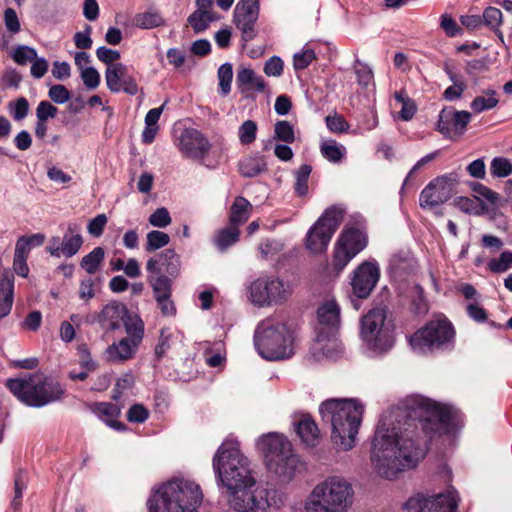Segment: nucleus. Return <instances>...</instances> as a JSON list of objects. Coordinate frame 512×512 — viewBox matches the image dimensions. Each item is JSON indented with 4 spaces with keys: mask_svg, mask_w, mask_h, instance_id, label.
Returning <instances> with one entry per match:
<instances>
[{
    "mask_svg": "<svg viewBox=\"0 0 512 512\" xmlns=\"http://www.w3.org/2000/svg\"><path fill=\"white\" fill-rule=\"evenodd\" d=\"M208 139L194 128H186L179 137L178 148L181 153L191 159L202 160L210 150Z\"/></svg>",
    "mask_w": 512,
    "mask_h": 512,
    "instance_id": "6ab92c4d",
    "label": "nucleus"
},
{
    "mask_svg": "<svg viewBox=\"0 0 512 512\" xmlns=\"http://www.w3.org/2000/svg\"><path fill=\"white\" fill-rule=\"evenodd\" d=\"M48 95L49 98L57 104L66 103L70 99V92L61 84L51 86Z\"/></svg>",
    "mask_w": 512,
    "mask_h": 512,
    "instance_id": "0e129e2a",
    "label": "nucleus"
},
{
    "mask_svg": "<svg viewBox=\"0 0 512 512\" xmlns=\"http://www.w3.org/2000/svg\"><path fill=\"white\" fill-rule=\"evenodd\" d=\"M315 52L312 49H304L295 53L293 57V66L296 70H303L315 59Z\"/></svg>",
    "mask_w": 512,
    "mask_h": 512,
    "instance_id": "13d9d810",
    "label": "nucleus"
},
{
    "mask_svg": "<svg viewBox=\"0 0 512 512\" xmlns=\"http://www.w3.org/2000/svg\"><path fill=\"white\" fill-rule=\"evenodd\" d=\"M236 84L242 93L248 91L263 92L265 81L250 68H241L236 75Z\"/></svg>",
    "mask_w": 512,
    "mask_h": 512,
    "instance_id": "cd10ccee",
    "label": "nucleus"
},
{
    "mask_svg": "<svg viewBox=\"0 0 512 512\" xmlns=\"http://www.w3.org/2000/svg\"><path fill=\"white\" fill-rule=\"evenodd\" d=\"M257 124L253 120L244 121L239 127L238 137L243 145L251 144L256 139Z\"/></svg>",
    "mask_w": 512,
    "mask_h": 512,
    "instance_id": "603ef678",
    "label": "nucleus"
},
{
    "mask_svg": "<svg viewBox=\"0 0 512 512\" xmlns=\"http://www.w3.org/2000/svg\"><path fill=\"white\" fill-rule=\"evenodd\" d=\"M405 417L418 420L428 434H448L454 430L456 410L423 396H413L406 402Z\"/></svg>",
    "mask_w": 512,
    "mask_h": 512,
    "instance_id": "423d86ee",
    "label": "nucleus"
},
{
    "mask_svg": "<svg viewBox=\"0 0 512 512\" xmlns=\"http://www.w3.org/2000/svg\"><path fill=\"white\" fill-rule=\"evenodd\" d=\"M343 217L344 210L340 207L332 206L326 209L307 233V248L313 253L325 251Z\"/></svg>",
    "mask_w": 512,
    "mask_h": 512,
    "instance_id": "ddd939ff",
    "label": "nucleus"
},
{
    "mask_svg": "<svg viewBox=\"0 0 512 512\" xmlns=\"http://www.w3.org/2000/svg\"><path fill=\"white\" fill-rule=\"evenodd\" d=\"M498 104L496 92L492 89H488L484 92V95L474 98L471 102V108L476 113H481L485 110L492 109Z\"/></svg>",
    "mask_w": 512,
    "mask_h": 512,
    "instance_id": "a19ab883",
    "label": "nucleus"
},
{
    "mask_svg": "<svg viewBox=\"0 0 512 512\" xmlns=\"http://www.w3.org/2000/svg\"><path fill=\"white\" fill-rule=\"evenodd\" d=\"M83 244L81 228L76 223H70L67 226L62 241L59 237H52L46 247L47 252L54 257H72L78 253Z\"/></svg>",
    "mask_w": 512,
    "mask_h": 512,
    "instance_id": "a211bd4d",
    "label": "nucleus"
},
{
    "mask_svg": "<svg viewBox=\"0 0 512 512\" xmlns=\"http://www.w3.org/2000/svg\"><path fill=\"white\" fill-rule=\"evenodd\" d=\"M172 339V332L168 328H163L160 332L158 343L155 347V354L158 358L163 357L170 349V341Z\"/></svg>",
    "mask_w": 512,
    "mask_h": 512,
    "instance_id": "680f3d73",
    "label": "nucleus"
},
{
    "mask_svg": "<svg viewBox=\"0 0 512 512\" xmlns=\"http://www.w3.org/2000/svg\"><path fill=\"white\" fill-rule=\"evenodd\" d=\"M471 120V114L467 111H457L452 107L444 108L439 114L437 124L438 131L448 138L460 136Z\"/></svg>",
    "mask_w": 512,
    "mask_h": 512,
    "instance_id": "412c9836",
    "label": "nucleus"
},
{
    "mask_svg": "<svg viewBox=\"0 0 512 512\" xmlns=\"http://www.w3.org/2000/svg\"><path fill=\"white\" fill-rule=\"evenodd\" d=\"M220 94L226 96L231 91V83L233 79V69L230 63L222 64L217 72Z\"/></svg>",
    "mask_w": 512,
    "mask_h": 512,
    "instance_id": "a18cd8bd",
    "label": "nucleus"
},
{
    "mask_svg": "<svg viewBox=\"0 0 512 512\" xmlns=\"http://www.w3.org/2000/svg\"><path fill=\"white\" fill-rule=\"evenodd\" d=\"M259 17V0H240L234 10V23L241 31L244 42L253 40L257 34L256 23Z\"/></svg>",
    "mask_w": 512,
    "mask_h": 512,
    "instance_id": "f3484780",
    "label": "nucleus"
},
{
    "mask_svg": "<svg viewBox=\"0 0 512 512\" xmlns=\"http://www.w3.org/2000/svg\"><path fill=\"white\" fill-rule=\"evenodd\" d=\"M490 173L496 178H505L512 174V163L505 157H495L490 163Z\"/></svg>",
    "mask_w": 512,
    "mask_h": 512,
    "instance_id": "49530a36",
    "label": "nucleus"
},
{
    "mask_svg": "<svg viewBox=\"0 0 512 512\" xmlns=\"http://www.w3.org/2000/svg\"><path fill=\"white\" fill-rule=\"evenodd\" d=\"M26 487V473L20 470L15 475L14 479V497L11 503L14 510H17L20 507L23 491L26 489Z\"/></svg>",
    "mask_w": 512,
    "mask_h": 512,
    "instance_id": "864d4df0",
    "label": "nucleus"
},
{
    "mask_svg": "<svg viewBox=\"0 0 512 512\" xmlns=\"http://www.w3.org/2000/svg\"><path fill=\"white\" fill-rule=\"evenodd\" d=\"M9 113L15 121H22L29 113V102L25 97H20L8 105Z\"/></svg>",
    "mask_w": 512,
    "mask_h": 512,
    "instance_id": "3c124183",
    "label": "nucleus"
},
{
    "mask_svg": "<svg viewBox=\"0 0 512 512\" xmlns=\"http://www.w3.org/2000/svg\"><path fill=\"white\" fill-rule=\"evenodd\" d=\"M324 422L331 425V440L340 451L356 445V435L362 422L364 406L356 399H328L319 407Z\"/></svg>",
    "mask_w": 512,
    "mask_h": 512,
    "instance_id": "7ed1b4c3",
    "label": "nucleus"
},
{
    "mask_svg": "<svg viewBox=\"0 0 512 512\" xmlns=\"http://www.w3.org/2000/svg\"><path fill=\"white\" fill-rule=\"evenodd\" d=\"M4 25L9 32V36L2 34L0 37V48L5 49L10 45L11 37L21 30L20 21L16 11L13 8H6L4 10Z\"/></svg>",
    "mask_w": 512,
    "mask_h": 512,
    "instance_id": "473e14b6",
    "label": "nucleus"
},
{
    "mask_svg": "<svg viewBox=\"0 0 512 512\" xmlns=\"http://www.w3.org/2000/svg\"><path fill=\"white\" fill-rule=\"evenodd\" d=\"M312 167L308 164H303L295 172V192L298 196L302 197L308 193V179L311 174Z\"/></svg>",
    "mask_w": 512,
    "mask_h": 512,
    "instance_id": "c03bdc74",
    "label": "nucleus"
},
{
    "mask_svg": "<svg viewBox=\"0 0 512 512\" xmlns=\"http://www.w3.org/2000/svg\"><path fill=\"white\" fill-rule=\"evenodd\" d=\"M284 63L281 58L272 56L264 66V72L268 76L279 77L283 73Z\"/></svg>",
    "mask_w": 512,
    "mask_h": 512,
    "instance_id": "774afa93",
    "label": "nucleus"
},
{
    "mask_svg": "<svg viewBox=\"0 0 512 512\" xmlns=\"http://www.w3.org/2000/svg\"><path fill=\"white\" fill-rule=\"evenodd\" d=\"M252 210L253 206L246 198L237 196L230 208L229 223L239 228L249 219Z\"/></svg>",
    "mask_w": 512,
    "mask_h": 512,
    "instance_id": "c756f323",
    "label": "nucleus"
},
{
    "mask_svg": "<svg viewBox=\"0 0 512 512\" xmlns=\"http://www.w3.org/2000/svg\"><path fill=\"white\" fill-rule=\"evenodd\" d=\"M354 71L357 76V81L360 85L367 87L373 83V72L368 65L362 63L359 60H356L354 64Z\"/></svg>",
    "mask_w": 512,
    "mask_h": 512,
    "instance_id": "5fc2aeb1",
    "label": "nucleus"
},
{
    "mask_svg": "<svg viewBox=\"0 0 512 512\" xmlns=\"http://www.w3.org/2000/svg\"><path fill=\"white\" fill-rule=\"evenodd\" d=\"M58 108L47 100L40 101L36 108V119L48 121L56 117Z\"/></svg>",
    "mask_w": 512,
    "mask_h": 512,
    "instance_id": "4d7b16f0",
    "label": "nucleus"
},
{
    "mask_svg": "<svg viewBox=\"0 0 512 512\" xmlns=\"http://www.w3.org/2000/svg\"><path fill=\"white\" fill-rule=\"evenodd\" d=\"M239 236V228L230 224L217 232L214 243L219 251L224 252L239 240Z\"/></svg>",
    "mask_w": 512,
    "mask_h": 512,
    "instance_id": "f704fd0d",
    "label": "nucleus"
},
{
    "mask_svg": "<svg viewBox=\"0 0 512 512\" xmlns=\"http://www.w3.org/2000/svg\"><path fill=\"white\" fill-rule=\"evenodd\" d=\"M105 81L107 88L112 93L122 90L128 95H135L138 92L136 80L128 74L127 67L122 63L118 62L106 68Z\"/></svg>",
    "mask_w": 512,
    "mask_h": 512,
    "instance_id": "4be33fe9",
    "label": "nucleus"
},
{
    "mask_svg": "<svg viewBox=\"0 0 512 512\" xmlns=\"http://www.w3.org/2000/svg\"><path fill=\"white\" fill-rule=\"evenodd\" d=\"M459 497L456 491L436 495L415 494L402 505L404 512H456Z\"/></svg>",
    "mask_w": 512,
    "mask_h": 512,
    "instance_id": "2eb2a0df",
    "label": "nucleus"
},
{
    "mask_svg": "<svg viewBox=\"0 0 512 512\" xmlns=\"http://www.w3.org/2000/svg\"><path fill=\"white\" fill-rule=\"evenodd\" d=\"M146 270L149 273L147 281L152 288L153 298L172 296V283L174 279L162 273L159 268V261L156 258L148 259Z\"/></svg>",
    "mask_w": 512,
    "mask_h": 512,
    "instance_id": "b1692460",
    "label": "nucleus"
},
{
    "mask_svg": "<svg viewBox=\"0 0 512 512\" xmlns=\"http://www.w3.org/2000/svg\"><path fill=\"white\" fill-rule=\"evenodd\" d=\"M401 414L400 409L385 415L379 422L371 451V462L378 474L387 479L397 473L412 468L424 458L425 447L411 432L394 425Z\"/></svg>",
    "mask_w": 512,
    "mask_h": 512,
    "instance_id": "f03ea898",
    "label": "nucleus"
},
{
    "mask_svg": "<svg viewBox=\"0 0 512 512\" xmlns=\"http://www.w3.org/2000/svg\"><path fill=\"white\" fill-rule=\"evenodd\" d=\"M274 138L285 143H293L295 141L293 126L285 120L277 121L274 125Z\"/></svg>",
    "mask_w": 512,
    "mask_h": 512,
    "instance_id": "de8ad7c7",
    "label": "nucleus"
},
{
    "mask_svg": "<svg viewBox=\"0 0 512 512\" xmlns=\"http://www.w3.org/2000/svg\"><path fill=\"white\" fill-rule=\"evenodd\" d=\"M249 292L254 304L265 307L286 301L291 289L277 277H261L251 283Z\"/></svg>",
    "mask_w": 512,
    "mask_h": 512,
    "instance_id": "4468645a",
    "label": "nucleus"
},
{
    "mask_svg": "<svg viewBox=\"0 0 512 512\" xmlns=\"http://www.w3.org/2000/svg\"><path fill=\"white\" fill-rule=\"evenodd\" d=\"M454 335L452 324L441 317L429 321L424 327L418 329L409 337V343L415 352L426 354L451 343Z\"/></svg>",
    "mask_w": 512,
    "mask_h": 512,
    "instance_id": "f8f14e48",
    "label": "nucleus"
},
{
    "mask_svg": "<svg viewBox=\"0 0 512 512\" xmlns=\"http://www.w3.org/2000/svg\"><path fill=\"white\" fill-rule=\"evenodd\" d=\"M482 19L483 25L492 30L501 42H504V36L500 29L503 23L502 11L496 7L489 6L483 11Z\"/></svg>",
    "mask_w": 512,
    "mask_h": 512,
    "instance_id": "c9c22d12",
    "label": "nucleus"
},
{
    "mask_svg": "<svg viewBox=\"0 0 512 512\" xmlns=\"http://www.w3.org/2000/svg\"><path fill=\"white\" fill-rule=\"evenodd\" d=\"M295 431L301 440L309 446H315L320 432L315 421L309 415H302L298 422H294Z\"/></svg>",
    "mask_w": 512,
    "mask_h": 512,
    "instance_id": "c85d7f7f",
    "label": "nucleus"
},
{
    "mask_svg": "<svg viewBox=\"0 0 512 512\" xmlns=\"http://www.w3.org/2000/svg\"><path fill=\"white\" fill-rule=\"evenodd\" d=\"M320 152L322 156L330 162L337 163L344 156L345 148L338 144L335 140H323L320 144Z\"/></svg>",
    "mask_w": 512,
    "mask_h": 512,
    "instance_id": "ea45409f",
    "label": "nucleus"
},
{
    "mask_svg": "<svg viewBox=\"0 0 512 512\" xmlns=\"http://www.w3.org/2000/svg\"><path fill=\"white\" fill-rule=\"evenodd\" d=\"M212 466L234 511L265 512L283 505L282 495L276 490L256 487L251 462L236 443H223L213 456Z\"/></svg>",
    "mask_w": 512,
    "mask_h": 512,
    "instance_id": "f257e3e1",
    "label": "nucleus"
},
{
    "mask_svg": "<svg viewBox=\"0 0 512 512\" xmlns=\"http://www.w3.org/2000/svg\"><path fill=\"white\" fill-rule=\"evenodd\" d=\"M159 268L162 273L172 279H176L180 274V257L173 249L162 251L157 257Z\"/></svg>",
    "mask_w": 512,
    "mask_h": 512,
    "instance_id": "7c9ffc66",
    "label": "nucleus"
},
{
    "mask_svg": "<svg viewBox=\"0 0 512 512\" xmlns=\"http://www.w3.org/2000/svg\"><path fill=\"white\" fill-rule=\"evenodd\" d=\"M257 448L264 454L267 468L283 480H290L299 463L290 441L281 434L268 433L257 440Z\"/></svg>",
    "mask_w": 512,
    "mask_h": 512,
    "instance_id": "6e6552de",
    "label": "nucleus"
},
{
    "mask_svg": "<svg viewBox=\"0 0 512 512\" xmlns=\"http://www.w3.org/2000/svg\"><path fill=\"white\" fill-rule=\"evenodd\" d=\"M123 324L128 335V340L139 346L144 335L143 321L136 315H127Z\"/></svg>",
    "mask_w": 512,
    "mask_h": 512,
    "instance_id": "4c0bfd02",
    "label": "nucleus"
},
{
    "mask_svg": "<svg viewBox=\"0 0 512 512\" xmlns=\"http://www.w3.org/2000/svg\"><path fill=\"white\" fill-rule=\"evenodd\" d=\"M37 56V51L33 47L26 45L17 46L11 54L13 61L19 65H26L28 62H32Z\"/></svg>",
    "mask_w": 512,
    "mask_h": 512,
    "instance_id": "8fccbe9b",
    "label": "nucleus"
},
{
    "mask_svg": "<svg viewBox=\"0 0 512 512\" xmlns=\"http://www.w3.org/2000/svg\"><path fill=\"white\" fill-rule=\"evenodd\" d=\"M169 242L170 237L167 233L159 230H152L148 232L146 235L145 250L147 252H153L155 250L165 247L166 245L169 244Z\"/></svg>",
    "mask_w": 512,
    "mask_h": 512,
    "instance_id": "37998d69",
    "label": "nucleus"
},
{
    "mask_svg": "<svg viewBox=\"0 0 512 512\" xmlns=\"http://www.w3.org/2000/svg\"><path fill=\"white\" fill-rule=\"evenodd\" d=\"M380 271L376 263L363 262L353 273L351 286L353 293L358 298H366L370 295L379 280Z\"/></svg>",
    "mask_w": 512,
    "mask_h": 512,
    "instance_id": "aec40b11",
    "label": "nucleus"
},
{
    "mask_svg": "<svg viewBox=\"0 0 512 512\" xmlns=\"http://www.w3.org/2000/svg\"><path fill=\"white\" fill-rule=\"evenodd\" d=\"M488 268L494 273H503L512 268V251H504L498 258L491 259Z\"/></svg>",
    "mask_w": 512,
    "mask_h": 512,
    "instance_id": "09e8293b",
    "label": "nucleus"
},
{
    "mask_svg": "<svg viewBox=\"0 0 512 512\" xmlns=\"http://www.w3.org/2000/svg\"><path fill=\"white\" fill-rule=\"evenodd\" d=\"M319 326L316 345L326 357L334 358L340 351L336 332L340 326V307L334 300L323 303L317 310Z\"/></svg>",
    "mask_w": 512,
    "mask_h": 512,
    "instance_id": "9b49d317",
    "label": "nucleus"
},
{
    "mask_svg": "<svg viewBox=\"0 0 512 512\" xmlns=\"http://www.w3.org/2000/svg\"><path fill=\"white\" fill-rule=\"evenodd\" d=\"M328 129L333 133H343L349 128L348 122L341 115H328L325 118Z\"/></svg>",
    "mask_w": 512,
    "mask_h": 512,
    "instance_id": "bf43d9fd",
    "label": "nucleus"
},
{
    "mask_svg": "<svg viewBox=\"0 0 512 512\" xmlns=\"http://www.w3.org/2000/svg\"><path fill=\"white\" fill-rule=\"evenodd\" d=\"M266 170V163L261 157L249 156L239 163V172L244 177H255Z\"/></svg>",
    "mask_w": 512,
    "mask_h": 512,
    "instance_id": "e433bc0d",
    "label": "nucleus"
},
{
    "mask_svg": "<svg viewBox=\"0 0 512 512\" xmlns=\"http://www.w3.org/2000/svg\"><path fill=\"white\" fill-rule=\"evenodd\" d=\"M96 56L101 62L108 66L116 64L115 62L120 59V53L117 50H113L105 46L97 48Z\"/></svg>",
    "mask_w": 512,
    "mask_h": 512,
    "instance_id": "338daca9",
    "label": "nucleus"
},
{
    "mask_svg": "<svg viewBox=\"0 0 512 512\" xmlns=\"http://www.w3.org/2000/svg\"><path fill=\"white\" fill-rule=\"evenodd\" d=\"M452 196L450 184L445 178H436L421 192L419 202L424 209H434L447 202Z\"/></svg>",
    "mask_w": 512,
    "mask_h": 512,
    "instance_id": "5701e85b",
    "label": "nucleus"
},
{
    "mask_svg": "<svg viewBox=\"0 0 512 512\" xmlns=\"http://www.w3.org/2000/svg\"><path fill=\"white\" fill-rule=\"evenodd\" d=\"M148 416L149 411L142 404H134L127 411V419L133 423H143Z\"/></svg>",
    "mask_w": 512,
    "mask_h": 512,
    "instance_id": "e2e57ef3",
    "label": "nucleus"
},
{
    "mask_svg": "<svg viewBox=\"0 0 512 512\" xmlns=\"http://www.w3.org/2000/svg\"><path fill=\"white\" fill-rule=\"evenodd\" d=\"M367 246V236L357 228L344 229L335 245L333 268L337 273Z\"/></svg>",
    "mask_w": 512,
    "mask_h": 512,
    "instance_id": "dca6fc26",
    "label": "nucleus"
},
{
    "mask_svg": "<svg viewBox=\"0 0 512 512\" xmlns=\"http://www.w3.org/2000/svg\"><path fill=\"white\" fill-rule=\"evenodd\" d=\"M150 225L157 228H165L171 223L169 211L165 207L157 208L148 219Z\"/></svg>",
    "mask_w": 512,
    "mask_h": 512,
    "instance_id": "6e6d98bb",
    "label": "nucleus"
},
{
    "mask_svg": "<svg viewBox=\"0 0 512 512\" xmlns=\"http://www.w3.org/2000/svg\"><path fill=\"white\" fill-rule=\"evenodd\" d=\"M354 499L352 485L339 476L317 484L305 501L306 512H347Z\"/></svg>",
    "mask_w": 512,
    "mask_h": 512,
    "instance_id": "39448f33",
    "label": "nucleus"
},
{
    "mask_svg": "<svg viewBox=\"0 0 512 512\" xmlns=\"http://www.w3.org/2000/svg\"><path fill=\"white\" fill-rule=\"evenodd\" d=\"M14 301V280L4 276L0 280V320L9 315Z\"/></svg>",
    "mask_w": 512,
    "mask_h": 512,
    "instance_id": "2f4dec72",
    "label": "nucleus"
},
{
    "mask_svg": "<svg viewBox=\"0 0 512 512\" xmlns=\"http://www.w3.org/2000/svg\"><path fill=\"white\" fill-rule=\"evenodd\" d=\"M138 346L128 338H122L114 342L105 350V358L112 363H124L134 357Z\"/></svg>",
    "mask_w": 512,
    "mask_h": 512,
    "instance_id": "bb28decb",
    "label": "nucleus"
},
{
    "mask_svg": "<svg viewBox=\"0 0 512 512\" xmlns=\"http://www.w3.org/2000/svg\"><path fill=\"white\" fill-rule=\"evenodd\" d=\"M81 79L84 85L90 90L96 89L100 84V74L94 67L82 69Z\"/></svg>",
    "mask_w": 512,
    "mask_h": 512,
    "instance_id": "052dcab7",
    "label": "nucleus"
},
{
    "mask_svg": "<svg viewBox=\"0 0 512 512\" xmlns=\"http://www.w3.org/2000/svg\"><path fill=\"white\" fill-rule=\"evenodd\" d=\"M6 385L17 399L32 407H42L58 401L64 393L58 382L40 375L9 379Z\"/></svg>",
    "mask_w": 512,
    "mask_h": 512,
    "instance_id": "1a4fd4ad",
    "label": "nucleus"
},
{
    "mask_svg": "<svg viewBox=\"0 0 512 512\" xmlns=\"http://www.w3.org/2000/svg\"><path fill=\"white\" fill-rule=\"evenodd\" d=\"M203 501L199 484L173 478L156 488L148 500L149 512H197Z\"/></svg>",
    "mask_w": 512,
    "mask_h": 512,
    "instance_id": "20e7f679",
    "label": "nucleus"
},
{
    "mask_svg": "<svg viewBox=\"0 0 512 512\" xmlns=\"http://www.w3.org/2000/svg\"><path fill=\"white\" fill-rule=\"evenodd\" d=\"M361 336L373 351L382 353L393 347L394 324L387 318L384 308H374L362 317Z\"/></svg>",
    "mask_w": 512,
    "mask_h": 512,
    "instance_id": "9d476101",
    "label": "nucleus"
},
{
    "mask_svg": "<svg viewBox=\"0 0 512 512\" xmlns=\"http://www.w3.org/2000/svg\"><path fill=\"white\" fill-rule=\"evenodd\" d=\"M292 333L286 324L271 319L262 321L256 328L254 344L259 355L270 361L292 355Z\"/></svg>",
    "mask_w": 512,
    "mask_h": 512,
    "instance_id": "0eeeda50",
    "label": "nucleus"
},
{
    "mask_svg": "<svg viewBox=\"0 0 512 512\" xmlns=\"http://www.w3.org/2000/svg\"><path fill=\"white\" fill-rule=\"evenodd\" d=\"M128 315V310L123 304H107L99 315V323L108 330L119 329Z\"/></svg>",
    "mask_w": 512,
    "mask_h": 512,
    "instance_id": "a878e982",
    "label": "nucleus"
},
{
    "mask_svg": "<svg viewBox=\"0 0 512 512\" xmlns=\"http://www.w3.org/2000/svg\"><path fill=\"white\" fill-rule=\"evenodd\" d=\"M107 221L108 219L105 214H99L91 219L87 225L89 234H91L93 237H100L107 224Z\"/></svg>",
    "mask_w": 512,
    "mask_h": 512,
    "instance_id": "69168bd1",
    "label": "nucleus"
},
{
    "mask_svg": "<svg viewBox=\"0 0 512 512\" xmlns=\"http://www.w3.org/2000/svg\"><path fill=\"white\" fill-rule=\"evenodd\" d=\"M134 24L141 29H152L164 25V19L157 12H145L135 16Z\"/></svg>",
    "mask_w": 512,
    "mask_h": 512,
    "instance_id": "79ce46f5",
    "label": "nucleus"
},
{
    "mask_svg": "<svg viewBox=\"0 0 512 512\" xmlns=\"http://www.w3.org/2000/svg\"><path fill=\"white\" fill-rule=\"evenodd\" d=\"M213 0H196L197 9L187 18V22L196 34L208 29L210 23L218 18L213 11Z\"/></svg>",
    "mask_w": 512,
    "mask_h": 512,
    "instance_id": "393cba45",
    "label": "nucleus"
},
{
    "mask_svg": "<svg viewBox=\"0 0 512 512\" xmlns=\"http://www.w3.org/2000/svg\"><path fill=\"white\" fill-rule=\"evenodd\" d=\"M44 241L45 236L41 233L21 236L16 242L14 256L27 259L32 247L41 246Z\"/></svg>",
    "mask_w": 512,
    "mask_h": 512,
    "instance_id": "72a5a7b5",
    "label": "nucleus"
},
{
    "mask_svg": "<svg viewBox=\"0 0 512 512\" xmlns=\"http://www.w3.org/2000/svg\"><path fill=\"white\" fill-rule=\"evenodd\" d=\"M104 257V249L102 247H95L90 253L82 258L80 266L88 274L92 275L99 269L101 263L104 260Z\"/></svg>",
    "mask_w": 512,
    "mask_h": 512,
    "instance_id": "58836bf2",
    "label": "nucleus"
}]
</instances>
